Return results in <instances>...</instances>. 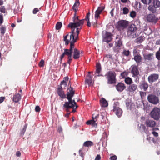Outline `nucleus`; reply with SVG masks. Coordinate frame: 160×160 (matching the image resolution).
<instances>
[{
  "instance_id": "nucleus-1",
  "label": "nucleus",
  "mask_w": 160,
  "mask_h": 160,
  "mask_svg": "<svg viewBox=\"0 0 160 160\" xmlns=\"http://www.w3.org/2000/svg\"><path fill=\"white\" fill-rule=\"evenodd\" d=\"M90 15V13H88L85 19L81 20H79L78 17H75L73 22L70 23L68 25V27L72 29L71 34L70 35L67 34L64 36V40L65 42V44L67 45L68 44L69 42H70V46L71 49L74 47V44L78 38V35L83 24L84 21L85 20L87 22L88 26H91L89 18Z\"/></svg>"
},
{
  "instance_id": "nucleus-2",
  "label": "nucleus",
  "mask_w": 160,
  "mask_h": 160,
  "mask_svg": "<svg viewBox=\"0 0 160 160\" xmlns=\"http://www.w3.org/2000/svg\"><path fill=\"white\" fill-rule=\"evenodd\" d=\"M67 92L66 98L68 100V102H65V104L63 105V107L66 108V110L67 112L68 111V109L73 108V109L72 112H75V109H76L78 107L74 100L72 99V98L74 94V92L73 91V88L71 87L67 89Z\"/></svg>"
},
{
  "instance_id": "nucleus-3",
  "label": "nucleus",
  "mask_w": 160,
  "mask_h": 160,
  "mask_svg": "<svg viewBox=\"0 0 160 160\" xmlns=\"http://www.w3.org/2000/svg\"><path fill=\"white\" fill-rule=\"evenodd\" d=\"M73 48L74 47L72 48L71 49V47H70V49H64V52L62 54L60 57L61 60H62V58L64 57V56L66 55L68 56V60L67 63L70 64L72 59V54L73 49Z\"/></svg>"
},
{
  "instance_id": "nucleus-4",
  "label": "nucleus",
  "mask_w": 160,
  "mask_h": 160,
  "mask_svg": "<svg viewBox=\"0 0 160 160\" xmlns=\"http://www.w3.org/2000/svg\"><path fill=\"white\" fill-rule=\"evenodd\" d=\"M150 115L154 120H159L160 118V108L157 107L154 108L151 112Z\"/></svg>"
},
{
  "instance_id": "nucleus-5",
  "label": "nucleus",
  "mask_w": 160,
  "mask_h": 160,
  "mask_svg": "<svg viewBox=\"0 0 160 160\" xmlns=\"http://www.w3.org/2000/svg\"><path fill=\"white\" fill-rule=\"evenodd\" d=\"M116 74L114 71H109L107 73L108 83L109 84L114 83L116 82Z\"/></svg>"
},
{
  "instance_id": "nucleus-6",
  "label": "nucleus",
  "mask_w": 160,
  "mask_h": 160,
  "mask_svg": "<svg viewBox=\"0 0 160 160\" xmlns=\"http://www.w3.org/2000/svg\"><path fill=\"white\" fill-rule=\"evenodd\" d=\"M98 117V115L95 116L92 115V119L88 120L86 122V124L87 125H91L92 127L96 128L97 127V118Z\"/></svg>"
},
{
  "instance_id": "nucleus-7",
  "label": "nucleus",
  "mask_w": 160,
  "mask_h": 160,
  "mask_svg": "<svg viewBox=\"0 0 160 160\" xmlns=\"http://www.w3.org/2000/svg\"><path fill=\"white\" fill-rule=\"evenodd\" d=\"M148 101L153 104H157L159 102L158 98L153 95H149L148 96Z\"/></svg>"
},
{
  "instance_id": "nucleus-8",
  "label": "nucleus",
  "mask_w": 160,
  "mask_h": 160,
  "mask_svg": "<svg viewBox=\"0 0 160 160\" xmlns=\"http://www.w3.org/2000/svg\"><path fill=\"white\" fill-rule=\"evenodd\" d=\"M113 111L118 117H120L122 113V110L118 107V103H114L113 106Z\"/></svg>"
},
{
  "instance_id": "nucleus-9",
  "label": "nucleus",
  "mask_w": 160,
  "mask_h": 160,
  "mask_svg": "<svg viewBox=\"0 0 160 160\" xmlns=\"http://www.w3.org/2000/svg\"><path fill=\"white\" fill-rule=\"evenodd\" d=\"M128 26V22L125 20H121L118 22V28L120 30L123 29Z\"/></svg>"
},
{
  "instance_id": "nucleus-10",
  "label": "nucleus",
  "mask_w": 160,
  "mask_h": 160,
  "mask_svg": "<svg viewBox=\"0 0 160 160\" xmlns=\"http://www.w3.org/2000/svg\"><path fill=\"white\" fill-rule=\"evenodd\" d=\"M159 78V75L157 74H153L150 75L148 78V82L152 83L155 82Z\"/></svg>"
},
{
  "instance_id": "nucleus-11",
  "label": "nucleus",
  "mask_w": 160,
  "mask_h": 160,
  "mask_svg": "<svg viewBox=\"0 0 160 160\" xmlns=\"http://www.w3.org/2000/svg\"><path fill=\"white\" fill-rule=\"evenodd\" d=\"M105 34L103 36V40L104 42H108L112 40V35L111 33L105 31Z\"/></svg>"
},
{
  "instance_id": "nucleus-12",
  "label": "nucleus",
  "mask_w": 160,
  "mask_h": 160,
  "mask_svg": "<svg viewBox=\"0 0 160 160\" xmlns=\"http://www.w3.org/2000/svg\"><path fill=\"white\" fill-rule=\"evenodd\" d=\"M147 20L149 22H152L154 23H156L158 20L155 16L153 14H149L146 17Z\"/></svg>"
},
{
  "instance_id": "nucleus-13",
  "label": "nucleus",
  "mask_w": 160,
  "mask_h": 160,
  "mask_svg": "<svg viewBox=\"0 0 160 160\" xmlns=\"http://www.w3.org/2000/svg\"><path fill=\"white\" fill-rule=\"evenodd\" d=\"M72 55L74 59H78L80 56V52L76 48H73V49Z\"/></svg>"
},
{
  "instance_id": "nucleus-14",
  "label": "nucleus",
  "mask_w": 160,
  "mask_h": 160,
  "mask_svg": "<svg viewBox=\"0 0 160 160\" xmlns=\"http://www.w3.org/2000/svg\"><path fill=\"white\" fill-rule=\"evenodd\" d=\"M116 88L118 91L122 92L125 89L126 86L123 83L119 82L116 86Z\"/></svg>"
},
{
  "instance_id": "nucleus-15",
  "label": "nucleus",
  "mask_w": 160,
  "mask_h": 160,
  "mask_svg": "<svg viewBox=\"0 0 160 160\" xmlns=\"http://www.w3.org/2000/svg\"><path fill=\"white\" fill-rule=\"evenodd\" d=\"M62 87H61L60 88H59L57 91V93L58 95L62 98H66V95L64 93V91L62 90Z\"/></svg>"
},
{
  "instance_id": "nucleus-16",
  "label": "nucleus",
  "mask_w": 160,
  "mask_h": 160,
  "mask_svg": "<svg viewBox=\"0 0 160 160\" xmlns=\"http://www.w3.org/2000/svg\"><path fill=\"white\" fill-rule=\"evenodd\" d=\"M92 76L90 75H88L86 79V83L88 84L89 86H92L93 85L92 81Z\"/></svg>"
},
{
  "instance_id": "nucleus-17",
  "label": "nucleus",
  "mask_w": 160,
  "mask_h": 160,
  "mask_svg": "<svg viewBox=\"0 0 160 160\" xmlns=\"http://www.w3.org/2000/svg\"><path fill=\"white\" fill-rule=\"evenodd\" d=\"M100 105L102 107H106L108 106L107 101L104 98H101L100 100Z\"/></svg>"
},
{
  "instance_id": "nucleus-18",
  "label": "nucleus",
  "mask_w": 160,
  "mask_h": 160,
  "mask_svg": "<svg viewBox=\"0 0 160 160\" xmlns=\"http://www.w3.org/2000/svg\"><path fill=\"white\" fill-rule=\"evenodd\" d=\"M132 73L134 76H136L139 74L137 67L135 66H132Z\"/></svg>"
},
{
  "instance_id": "nucleus-19",
  "label": "nucleus",
  "mask_w": 160,
  "mask_h": 160,
  "mask_svg": "<svg viewBox=\"0 0 160 160\" xmlns=\"http://www.w3.org/2000/svg\"><path fill=\"white\" fill-rule=\"evenodd\" d=\"M136 29V28L135 25L132 24L129 28L128 33L129 34L130 33H131L130 34H132V33H134Z\"/></svg>"
},
{
  "instance_id": "nucleus-20",
  "label": "nucleus",
  "mask_w": 160,
  "mask_h": 160,
  "mask_svg": "<svg viewBox=\"0 0 160 160\" xmlns=\"http://www.w3.org/2000/svg\"><path fill=\"white\" fill-rule=\"evenodd\" d=\"M146 124L148 127H153L155 125V122L153 120L148 119L146 121Z\"/></svg>"
},
{
  "instance_id": "nucleus-21",
  "label": "nucleus",
  "mask_w": 160,
  "mask_h": 160,
  "mask_svg": "<svg viewBox=\"0 0 160 160\" xmlns=\"http://www.w3.org/2000/svg\"><path fill=\"white\" fill-rule=\"evenodd\" d=\"M68 79L69 78L68 77L64 78L63 80L61 83V87H62V88H65L67 86Z\"/></svg>"
},
{
  "instance_id": "nucleus-22",
  "label": "nucleus",
  "mask_w": 160,
  "mask_h": 160,
  "mask_svg": "<svg viewBox=\"0 0 160 160\" xmlns=\"http://www.w3.org/2000/svg\"><path fill=\"white\" fill-rule=\"evenodd\" d=\"M137 88V85L134 84L130 85L128 88V91L130 92H133L135 91Z\"/></svg>"
},
{
  "instance_id": "nucleus-23",
  "label": "nucleus",
  "mask_w": 160,
  "mask_h": 160,
  "mask_svg": "<svg viewBox=\"0 0 160 160\" xmlns=\"http://www.w3.org/2000/svg\"><path fill=\"white\" fill-rule=\"evenodd\" d=\"M134 59L137 63H139L142 61V58L139 54L135 55V56H134Z\"/></svg>"
},
{
  "instance_id": "nucleus-24",
  "label": "nucleus",
  "mask_w": 160,
  "mask_h": 160,
  "mask_svg": "<svg viewBox=\"0 0 160 160\" xmlns=\"http://www.w3.org/2000/svg\"><path fill=\"white\" fill-rule=\"evenodd\" d=\"M21 99V96L20 94H17L14 95L13 100L14 102H18Z\"/></svg>"
},
{
  "instance_id": "nucleus-25",
  "label": "nucleus",
  "mask_w": 160,
  "mask_h": 160,
  "mask_svg": "<svg viewBox=\"0 0 160 160\" xmlns=\"http://www.w3.org/2000/svg\"><path fill=\"white\" fill-rule=\"evenodd\" d=\"M93 143L91 141H88L85 142L83 144V146L89 147L93 146Z\"/></svg>"
},
{
  "instance_id": "nucleus-26",
  "label": "nucleus",
  "mask_w": 160,
  "mask_h": 160,
  "mask_svg": "<svg viewBox=\"0 0 160 160\" xmlns=\"http://www.w3.org/2000/svg\"><path fill=\"white\" fill-rule=\"evenodd\" d=\"M140 87L141 88H142L145 91H146L148 89V84L146 82L142 83L140 86Z\"/></svg>"
},
{
  "instance_id": "nucleus-27",
  "label": "nucleus",
  "mask_w": 160,
  "mask_h": 160,
  "mask_svg": "<svg viewBox=\"0 0 160 160\" xmlns=\"http://www.w3.org/2000/svg\"><path fill=\"white\" fill-rule=\"evenodd\" d=\"M79 5V2L78 0H76L73 6V9L76 12L78 9V7Z\"/></svg>"
},
{
  "instance_id": "nucleus-28",
  "label": "nucleus",
  "mask_w": 160,
  "mask_h": 160,
  "mask_svg": "<svg viewBox=\"0 0 160 160\" xmlns=\"http://www.w3.org/2000/svg\"><path fill=\"white\" fill-rule=\"evenodd\" d=\"M96 73L99 74L101 70V65L99 63H97L96 65Z\"/></svg>"
},
{
  "instance_id": "nucleus-29",
  "label": "nucleus",
  "mask_w": 160,
  "mask_h": 160,
  "mask_svg": "<svg viewBox=\"0 0 160 160\" xmlns=\"http://www.w3.org/2000/svg\"><path fill=\"white\" fill-rule=\"evenodd\" d=\"M153 5L156 8L160 7V2L158 0H153Z\"/></svg>"
},
{
  "instance_id": "nucleus-30",
  "label": "nucleus",
  "mask_w": 160,
  "mask_h": 160,
  "mask_svg": "<svg viewBox=\"0 0 160 160\" xmlns=\"http://www.w3.org/2000/svg\"><path fill=\"white\" fill-rule=\"evenodd\" d=\"M156 8L153 5V6L150 5L148 7V9L151 11L152 13H155L156 11Z\"/></svg>"
},
{
  "instance_id": "nucleus-31",
  "label": "nucleus",
  "mask_w": 160,
  "mask_h": 160,
  "mask_svg": "<svg viewBox=\"0 0 160 160\" xmlns=\"http://www.w3.org/2000/svg\"><path fill=\"white\" fill-rule=\"evenodd\" d=\"M152 55L151 54H149L144 55V57L145 60H151L152 58Z\"/></svg>"
},
{
  "instance_id": "nucleus-32",
  "label": "nucleus",
  "mask_w": 160,
  "mask_h": 160,
  "mask_svg": "<svg viewBox=\"0 0 160 160\" xmlns=\"http://www.w3.org/2000/svg\"><path fill=\"white\" fill-rule=\"evenodd\" d=\"M125 82L127 84H130L132 83V81L131 78L127 77L125 78Z\"/></svg>"
},
{
  "instance_id": "nucleus-33",
  "label": "nucleus",
  "mask_w": 160,
  "mask_h": 160,
  "mask_svg": "<svg viewBox=\"0 0 160 160\" xmlns=\"http://www.w3.org/2000/svg\"><path fill=\"white\" fill-rule=\"evenodd\" d=\"M62 26V24L61 22H58L56 25V28L57 30H59L61 28Z\"/></svg>"
},
{
  "instance_id": "nucleus-34",
  "label": "nucleus",
  "mask_w": 160,
  "mask_h": 160,
  "mask_svg": "<svg viewBox=\"0 0 160 160\" xmlns=\"http://www.w3.org/2000/svg\"><path fill=\"white\" fill-rule=\"evenodd\" d=\"M6 30V28L3 26H2L0 28V31L1 32V33L2 35H3L4 34Z\"/></svg>"
},
{
  "instance_id": "nucleus-35",
  "label": "nucleus",
  "mask_w": 160,
  "mask_h": 160,
  "mask_svg": "<svg viewBox=\"0 0 160 160\" xmlns=\"http://www.w3.org/2000/svg\"><path fill=\"white\" fill-rule=\"evenodd\" d=\"M116 43L117 46L120 47L122 45V42L121 40L119 39L118 40L116 41Z\"/></svg>"
},
{
  "instance_id": "nucleus-36",
  "label": "nucleus",
  "mask_w": 160,
  "mask_h": 160,
  "mask_svg": "<svg viewBox=\"0 0 160 160\" xmlns=\"http://www.w3.org/2000/svg\"><path fill=\"white\" fill-rule=\"evenodd\" d=\"M123 13L124 14H127L129 11L128 9L124 7L123 9Z\"/></svg>"
},
{
  "instance_id": "nucleus-37",
  "label": "nucleus",
  "mask_w": 160,
  "mask_h": 160,
  "mask_svg": "<svg viewBox=\"0 0 160 160\" xmlns=\"http://www.w3.org/2000/svg\"><path fill=\"white\" fill-rule=\"evenodd\" d=\"M141 1L144 4H149L151 3L152 0H141Z\"/></svg>"
},
{
  "instance_id": "nucleus-38",
  "label": "nucleus",
  "mask_w": 160,
  "mask_h": 160,
  "mask_svg": "<svg viewBox=\"0 0 160 160\" xmlns=\"http://www.w3.org/2000/svg\"><path fill=\"white\" fill-rule=\"evenodd\" d=\"M104 9V6H101L98 8L97 11H98L99 12L101 13V12Z\"/></svg>"
},
{
  "instance_id": "nucleus-39",
  "label": "nucleus",
  "mask_w": 160,
  "mask_h": 160,
  "mask_svg": "<svg viewBox=\"0 0 160 160\" xmlns=\"http://www.w3.org/2000/svg\"><path fill=\"white\" fill-rule=\"evenodd\" d=\"M101 13H100L99 11H96L95 15V18L96 19L98 18L99 17V15Z\"/></svg>"
},
{
  "instance_id": "nucleus-40",
  "label": "nucleus",
  "mask_w": 160,
  "mask_h": 160,
  "mask_svg": "<svg viewBox=\"0 0 160 160\" xmlns=\"http://www.w3.org/2000/svg\"><path fill=\"white\" fill-rule=\"evenodd\" d=\"M128 73L127 72H124L121 73V76L122 77V78H124L128 75Z\"/></svg>"
},
{
  "instance_id": "nucleus-41",
  "label": "nucleus",
  "mask_w": 160,
  "mask_h": 160,
  "mask_svg": "<svg viewBox=\"0 0 160 160\" xmlns=\"http://www.w3.org/2000/svg\"><path fill=\"white\" fill-rule=\"evenodd\" d=\"M136 16V13L135 11H132L130 13V16L132 18H134Z\"/></svg>"
},
{
  "instance_id": "nucleus-42",
  "label": "nucleus",
  "mask_w": 160,
  "mask_h": 160,
  "mask_svg": "<svg viewBox=\"0 0 160 160\" xmlns=\"http://www.w3.org/2000/svg\"><path fill=\"white\" fill-rule=\"evenodd\" d=\"M0 12L4 13L6 12V9L4 6H3L0 8Z\"/></svg>"
},
{
  "instance_id": "nucleus-43",
  "label": "nucleus",
  "mask_w": 160,
  "mask_h": 160,
  "mask_svg": "<svg viewBox=\"0 0 160 160\" xmlns=\"http://www.w3.org/2000/svg\"><path fill=\"white\" fill-rule=\"evenodd\" d=\"M156 58L159 60H160V51H158L156 53Z\"/></svg>"
},
{
  "instance_id": "nucleus-44",
  "label": "nucleus",
  "mask_w": 160,
  "mask_h": 160,
  "mask_svg": "<svg viewBox=\"0 0 160 160\" xmlns=\"http://www.w3.org/2000/svg\"><path fill=\"white\" fill-rule=\"evenodd\" d=\"M123 54L126 56H128L130 54V52L129 50H125L123 51Z\"/></svg>"
},
{
  "instance_id": "nucleus-45",
  "label": "nucleus",
  "mask_w": 160,
  "mask_h": 160,
  "mask_svg": "<svg viewBox=\"0 0 160 160\" xmlns=\"http://www.w3.org/2000/svg\"><path fill=\"white\" fill-rule=\"evenodd\" d=\"M3 18L1 14H0V26L3 23Z\"/></svg>"
},
{
  "instance_id": "nucleus-46",
  "label": "nucleus",
  "mask_w": 160,
  "mask_h": 160,
  "mask_svg": "<svg viewBox=\"0 0 160 160\" xmlns=\"http://www.w3.org/2000/svg\"><path fill=\"white\" fill-rule=\"evenodd\" d=\"M44 64V61L42 60L39 63V66L40 67H43Z\"/></svg>"
},
{
  "instance_id": "nucleus-47",
  "label": "nucleus",
  "mask_w": 160,
  "mask_h": 160,
  "mask_svg": "<svg viewBox=\"0 0 160 160\" xmlns=\"http://www.w3.org/2000/svg\"><path fill=\"white\" fill-rule=\"evenodd\" d=\"M39 11V9L38 8H36L34 9L33 11V14H35Z\"/></svg>"
},
{
  "instance_id": "nucleus-48",
  "label": "nucleus",
  "mask_w": 160,
  "mask_h": 160,
  "mask_svg": "<svg viewBox=\"0 0 160 160\" xmlns=\"http://www.w3.org/2000/svg\"><path fill=\"white\" fill-rule=\"evenodd\" d=\"M152 133L155 137L158 136V133L154 131L152 132Z\"/></svg>"
},
{
  "instance_id": "nucleus-49",
  "label": "nucleus",
  "mask_w": 160,
  "mask_h": 160,
  "mask_svg": "<svg viewBox=\"0 0 160 160\" xmlns=\"http://www.w3.org/2000/svg\"><path fill=\"white\" fill-rule=\"evenodd\" d=\"M5 98L4 97H0V103L2 102Z\"/></svg>"
},
{
  "instance_id": "nucleus-50",
  "label": "nucleus",
  "mask_w": 160,
  "mask_h": 160,
  "mask_svg": "<svg viewBox=\"0 0 160 160\" xmlns=\"http://www.w3.org/2000/svg\"><path fill=\"white\" fill-rule=\"evenodd\" d=\"M110 159L111 160H116L117 159V157L116 156L114 155L110 157Z\"/></svg>"
},
{
  "instance_id": "nucleus-51",
  "label": "nucleus",
  "mask_w": 160,
  "mask_h": 160,
  "mask_svg": "<svg viewBox=\"0 0 160 160\" xmlns=\"http://www.w3.org/2000/svg\"><path fill=\"white\" fill-rule=\"evenodd\" d=\"M35 111L37 112H39L40 111V108L39 106H36L35 108Z\"/></svg>"
},
{
  "instance_id": "nucleus-52",
  "label": "nucleus",
  "mask_w": 160,
  "mask_h": 160,
  "mask_svg": "<svg viewBox=\"0 0 160 160\" xmlns=\"http://www.w3.org/2000/svg\"><path fill=\"white\" fill-rule=\"evenodd\" d=\"M108 135V134L106 132H104L103 133L102 136L104 138H107Z\"/></svg>"
},
{
  "instance_id": "nucleus-53",
  "label": "nucleus",
  "mask_w": 160,
  "mask_h": 160,
  "mask_svg": "<svg viewBox=\"0 0 160 160\" xmlns=\"http://www.w3.org/2000/svg\"><path fill=\"white\" fill-rule=\"evenodd\" d=\"M101 159V157L100 155H98L96 157L95 160H100Z\"/></svg>"
},
{
  "instance_id": "nucleus-54",
  "label": "nucleus",
  "mask_w": 160,
  "mask_h": 160,
  "mask_svg": "<svg viewBox=\"0 0 160 160\" xmlns=\"http://www.w3.org/2000/svg\"><path fill=\"white\" fill-rule=\"evenodd\" d=\"M133 52L134 56H135V55H138L137 53V49H134L133 50Z\"/></svg>"
},
{
  "instance_id": "nucleus-55",
  "label": "nucleus",
  "mask_w": 160,
  "mask_h": 160,
  "mask_svg": "<svg viewBox=\"0 0 160 160\" xmlns=\"http://www.w3.org/2000/svg\"><path fill=\"white\" fill-rule=\"evenodd\" d=\"M16 155L18 157H19L21 155V153L19 151H17L16 153Z\"/></svg>"
},
{
  "instance_id": "nucleus-56",
  "label": "nucleus",
  "mask_w": 160,
  "mask_h": 160,
  "mask_svg": "<svg viewBox=\"0 0 160 160\" xmlns=\"http://www.w3.org/2000/svg\"><path fill=\"white\" fill-rule=\"evenodd\" d=\"M58 130L59 132H61L62 131V128L61 127H59L58 128Z\"/></svg>"
},
{
  "instance_id": "nucleus-57",
  "label": "nucleus",
  "mask_w": 160,
  "mask_h": 160,
  "mask_svg": "<svg viewBox=\"0 0 160 160\" xmlns=\"http://www.w3.org/2000/svg\"><path fill=\"white\" fill-rule=\"evenodd\" d=\"M70 114V113H66V114H65V117H68L69 116Z\"/></svg>"
},
{
  "instance_id": "nucleus-58",
  "label": "nucleus",
  "mask_w": 160,
  "mask_h": 160,
  "mask_svg": "<svg viewBox=\"0 0 160 160\" xmlns=\"http://www.w3.org/2000/svg\"><path fill=\"white\" fill-rule=\"evenodd\" d=\"M3 4V1L2 0H0V5H2Z\"/></svg>"
},
{
  "instance_id": "nucleus-59",
  "label": "nucleus",
  "mask_w": 160,
  "mask_h": 160,
  "mask_svg": "<svg viewBox=\"0 0 160 160\" xmlns=\"http://www.w3.org/2000/svg\"><path fill=\"white\" fill-rule=\"evenodd\" d=\"M156 44L157 45L160 44V40H158L156 42Z\"/></svg>"
},
{
  "instance_id": "nucleus-60",
  "label": "nucleus",
  "mask_w": 160,
  "mask_h": 160,
  "mask_svg": "<svg viewBox=\"0 0 160 160\" xmlns=\"http://www.w3.org/2000/svg\"><path fill=\"white\" fill-rule=\"evenodd\" d=\"M26 127L25 126L23 128V132H24L26 130Z\"/></svg>"
},
{
  "instance_id": "nucleus-61",
  "label": "nucleus",
  "mask_w": 160,
  "mask_h": 160,
  "mask_svg": "<svg viewBox=\"0 0 160 160\" xmlns=\"http://www.w3.org/2000/svg\"><path fill=\"white\" fill-rule=\"evenodd\" d=\"M121 1L123 3H125L127 2L128 1V0H121Z\"/></svg>"
},
{
  "instance_id": "nucleus-62",
  "label": "nucleus",
  "mask_w": 160,
  "mask_h": 160,
  "mask_svg": "<svg viewBox=\"0 0 160 160\" xmlns=\"http://www.w3.org/2000/svg\"><path fill=\"white\" fill-rule=\"evenodd\" d=\"M113 44L112 43H110L109 44V46L110 47H111L112 46Z\"/></svg>"
},
{
  "instance_id": "nucleus-63",
  "label": "nucleus",
  "mask_w": 160,
  "mask_h": 160,
  "mask_svg": "<svg viewBox=\"0 0 160 160\" xmlns=\"http://www.w3.org/2000/svg\"><path fill=\"white\" fill-rule=\"evenodd\" d=\"M15 25L13 24V23H12V24L11 25V26L12 27H15Z\"/></svg>"
},
{
  "instance_id": "nucleus-64",
  "label": "nucleus",
  "mask_w": 160,
  "mask_h": 160,
  "mask_svg": "<svg viewBox=\"0 0 160 160\" xmlns=\"http://www.w3.org/2000/svg\"><path fill=\"white\" fill-rule=\"evenodd\" d=\"M141 127H142V128H145V127L144 126V125H141Z\"/></svg>"
}]
</instances>
